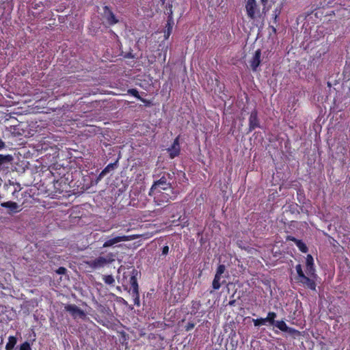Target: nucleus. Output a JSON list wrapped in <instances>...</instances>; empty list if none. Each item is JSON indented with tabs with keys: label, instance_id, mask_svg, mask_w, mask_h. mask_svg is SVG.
I'll use <instances>...</instances> for the list:
<instances>
[{
	"label": "nucleus",
	"instance_id": "obj_27",
	"mask_svg": "<svg viewBox=\"0 0 350 350\" xmlns=\"http://www.w3.org/2000/svg\"><path fill=\"white\" fill-rule=\"evenodd\" d=\"M19 350H31L30 343L27 341L24 342L20 345Z\"/></svg>",
	"mask_w": 350,
	"mask_h": 350
},
{
	"label": "nucleus",
	"instance_id": "obj_17",
	"mask_svg": "<svg viewBox=\"0 0 350 350\" xmlns=\"http://www.w3.org/2000/svg\"><path fill=\"white\" fill-rule=\"evenodd\" d=\"M127 93L130 95L133 96L134 97H135L136 98H137L138 100H139L140 101L144 103L145 104V105L149 106L150 105V100L140 96L137 89H134V88L129 89L127 90Z\"/></svg>",
	"mask_w": 350,
	"mask_h": 350
},
{
	"label": "nucleus",
	"instance_id": "obj_32",
	"mask_svg": "<svg viewBox=\"0 0 350 350\" xmlns=\"http://www.w3.org/2000/svg\"><path fill=\"white\" fill-rule=\"evenodd\" d=\"M172 32L170 31H167L166 29L164 31V38L165 40L168 39Z\"/></svg>",
	"mask_w": 350,
	"mask_h": 350
},
{
	"label": "nucleus",
	"instance_id": "obj_40",
	"mask_svg": "<svg viewBox=\"0 0 350 350\" xmlns=\"http://www.w3.org/2000/svg\"><path fill=\"white\" fill-rule=\"evenodd\" d=\"M160 1L162 3V4L165 3V0H160Z\"/></svg>",
	"mask_w": 350,
	"mask_h": 350
},
{
	"label": "nucleus",
	"instance_id": "obj_29",
	"mask_svg": "<svg viewBox=\"0 0 350 350\" xmlns=\"http://www.w3.org/2000/svg\"><path fill=\"white\" fill-rule=\"evenodd\" d=\"M196 326V323L191 321V322H188L187 324L185 326V329L186 332H189L190 330H191L192 329H193Z\"/></svg>",
	"mask_w": 350,
	"mask_h": 350
},
{
	"label": "nucleus",
	"instance_id": "obj_36",
	"mask_svg": "<svg viewBox=\"0 0 350 350\" xmlns=\"http://www.w3.org/2000/svg\"><path fill=\"white\" fill-rule=\"evenodd\" d=\"M5 147V143L0 139V150Z\"/></svg>",
	"mask_w": 350,
	"mask_h": 350
},
{
	"label": "nucleus",
	"instance_id": "obj_41",
	"mask_svg": "<svg viewBox=\"0 0 350 350\" xmlns=\"http://www.w3.org/2000/svg\"><path fill=\"white\" fill-rule=\"evenodd\" d=\"M2 198H3V197H2V196L0 194V202L1 201Z\"/></svg>",
	"mask_w": 350,
	"mask_h": 350
},
{
	"label": "nucleus",
	"instance_id": "obj_8",
	"mask_svg": "<svg viewBox=\"0 0 350 350\" xmlns=\"http://www.w3.org/2000/svg\"><path fill=\"white\" fill-rule=\"evenodd\" d=\"M276 323L277 328H278L280 331L283 332L288 333L291 336H293L294 338H295L296 336H299L301 335V333L299 330L293 327H288L285 323V321H284L283 320L277 321Z\"/></svg>",
	"mask_w": 350,
	"mask_h": 350
},
{
	"label": "nucleus",
	"instance_id": "obj_33",
	"mask_svg": "<svg viewBox=\"0 0 350 350\" xmlns=\"http://www.w3.org/2000/svg\"><path fill=\"white\" fill-rule=\"evenodd\" d=\"M172 32L170 31H167L166 29L164 31V38L165 40L168 39Z\"/></svg>",
	"mask_w": 350,
	"mask_h": 350
},
{
	"label": "nucleus",
	"instance_id": "obj_11",
	"mask_svg": "<svg viewBox=\"0 0 350 350\" xmlns=\"http://www.w3.org/2000/svg\"><path fill=\"white\" fill-rule=\"evenodd\" d=\"M260 127V121L258 118V111L256 109L252 111L249 118V132H251Z\"/></svg>",
	"mask_w": 350,
	"mask_h": 350
},
{
	"label": "nucleus",
	"instance_id": "obj_24",
	"mask_svg": "<svg viewBox=\"0 0 350 350\" xmlns=\"http://www.w3.org/2000/svg\"><path fill=\"white\" fill-rule=\"evenodd\" d=\"M174 24V22L173 18L170 17V18H167L166 26H165L166 30L172 32Z\"/></svg>",
	"mask_w": 350,
	"mask_h": 350
},
{
	"label": "nucleus",
	"instance_id": "obj_34",
	"mask_svg": "<svg viewBox=\"0 0 350 350\" xmlns=\"http://www.w3.org/2000/svg\"><path fill=\"white\" fill-rule=\"evenodd\" d=\"M192 304H193L192 308H194V309H196V310L200 306V304L199 301L198 302H197V301H192Z\"/></svg>",
	"mask_w": 350,
	"mask_h": 350
},
{
	"label": "nucleus",
	"instance_id": "obj_18",
	"mask_svg": "<svg viewBox=\"0 0 350 350\" xmlns=\"http://www.w3.org/2000/svg\"><path fill=\"white\" fill-rule=\"evenodd\" d=\"M117 163L118 161H116V162L114 163H109L108 164L102 171L100 173L99 176H98V178H103V176H105L107 174H108L109 172L113 170L116 167H117Z\"/></svg>",
	"mask_w": 350,
	"mask_h": 350
},
{
	"label": "nucleus",
	"instance_id": "obj_19",
	"mask_svg": "<svg viewBox=\"0 0 350 350\" xmlns=\"http://www.w3.org/2000/svg\"><path fill=\"white\" fill-rule=\"evenodd\" d=\"M16 342V337L14 336H10L8 337V342L5 345V350H13Z\"/></svg>",
	"mask_w": 350,
	"mask_h": 350
},
{
	"label": "nucleus",
	"instance_id": "obj_2",
	"mask_svg": "<svg viewBox=\"0 0 350 350\" xmlns=\"http://www.w3.org/2000/svg\"><path fill=\"white\" fill-rule=\"evenodd\" d=\"M295 269L297 273L295 280L297 283L301 284L304 287L310 289L313 291H317V284L315 279L317 278H311L306 276L302 270V267L300 264L295 266Z\"/></svg>",
	"mask_w": 350,
	"mask_h": 350
},
{
	"label": "nucleus",
	"instance_id": "obj_37",
	"mask_svg": "<svg viewBox=\"0 0 350 350\" xmlns=\"http://www.w3.org/2000/svg\"><path fill=\"white\" fill-rule=\"evenodd\" d=\"M235 302H236V300H235V299L230 300V301H229V305H230V306H234V304H235Z\"/></svg>",
	"mask_w": 350,
	"mask_h": 350
},
{
	"label": "nucleus",
	"instance_id": "obj_35",
	"mask_svg": "<svg viewBox=\"0 0 350 350\" xmlns=\"http://www.w3.org/2000/svg\"><path fill=\"white\" fill-rule=\"evenodd\" d=\"M278 14H279V13H277V10H275V14H274V17H273V20H274V23H276L278 22Z\"/></svg>",
	"mask_w": 350,
	"mask_h": 350
},
{
	"label": "nucleus",
	"instance_id": "obj_22",
	"mask_svg": "<svg viewBox=\"0 0 350 350\" xmlns=\"http://www.w3.org/2000/svg\"><path fill=\"white\" fill-rule=\"evenodd\" d=\"M103 280L104 282L109 285H113L115 283V280L111 275H105L103 276Z\"/></svg>",
	"mask_w": 350,
	"mask_h": 350
},
{
	"label": "nucleus",
	"instance_id": "obj_25",
	"mask_svg": "<svg viewBox=\"0 0 350 350\" xmlns=\"http://www.w3.org/2000/svg\"><path fill=\"white\" fill-rule=\"evenodd\" d=\"M225 270H226L225 265H219L217 268L215 275L221 277V275L224 273Z\"/></svg>",
	"mask_w": 350,
	"mask_h": 350
},
{
	"label": "nucleus",
	"instance_id": "obj_21",
	"mask_svg": "<svg viewBox=\"0 0 350 350\" xmlns=\"http://www.w3.org/2000/svg\"><path fill=\"white\" fill-rule=\"evenodd\" d=\"M221 277L215 275L214 277L212 286L213 290H218L221 287V283H220Z\"/></svg>",
	"mask_w": 350,
	"mask_h": 350
},
{
	"label": "nucleus",
	"instance_id": "obj_9",
	"mask_svg": "<svg viewBox=\"0 0 350 350\" xmlns=\"http://www.w3.org/2000/svg\"><path fill=\"white\" fill-rule=\"evenodd\" d=\"M167 151L169 153V157L170 159H174L175 157H178L180 154V135H178L174 139L172 146L167 149Z\"/></svg>",
	"mask_w": 350,
	"mask_h": 350
},
{
	"label": "nucleus",
	"instance_id": "obj_3",
	"mask_svg": "<svg viewBox=\"0 0 350 350\" xmlns=\"http://www.w3.org/2000/svg\"><path fill=\"white\" fill-rule=\"evenodd\" d=\"M115 255L109 252L105 256H98L94 259L90 260L86 262V264L92 269H97L104 267L105 265L111 263L114 261Z\"/></svg>",
	"mask_w": 350,
	"mask_h": 350
},
{
	"label": "nucleus",
	"instance_id": "obj_26",
	"mask_svg": "<svg viewBox=\"0 0 350 350\" xmlns=\"http://www.w3.org/2000/svg\"><path fill=\"white\" fill-rule=\"evenodd\" d=\"M289 210L291 213H299V211L298 210L299 205L297 203H292L288 206Z\"/></svg>",
	"mask_w": 350,
	"mask_h": 350
},
{
	"label": "nucleus",
	"instance_id": "obj_15",
	"mask_svg": "<svg viewBox=\"0 0 350 350\" xmlns=\"http://www.w3.org/2000/svg\"><path fill=\"white\" fill-rule=\"evenodd\" d=\"M105 17L107 22L110 25H113L118 23V20L116 18L113 12L109 9L108 6H105Z\"/></svg>",
	"mask_w": 350,
	"mask_h": 350
},
{
	"label": "nucleus",
	"instance_id": "obj_4",
	"mask_svg": "<svg viewBox=\"0 0 350 350\" xmlns=\"http://www.w3.org/2000/svg\"><path fill=\"white\" fill-rule=\"evenodd\" d=\"M247 16L250 20H254L260 15V8L256 0H247L245 3Z\"/></svg>",
	"mask_w": 350,
	"mask_h": 350
},
{
	"label": "nucleus",
	"instance_id": "obj_6",
	"mask_svg": "<svg viewBox=\"0 0 350 350\" xmlns=\"http://www.w3.org/2000/svg\"><path fill=\"white\" fill-rule=\"evenodd\" d=\"M277 317V314L274 312H269L266 318H260L256 319H253V323L254 326L259 327L261 325H266L267 323H269L271 325H274L276 327L277 321H275V318Z\"/></svg>",
	"mask_w": 350,
	"mask_h": 350
},
{
	"label": "nucleus",
	"instance_id": "obj_14",
	"mask_svg": "<svg viewBox=\"0 0 350 350\" xmlns=\"http://www.w3.org/2000/svg\"><path fill=\"white\" fill-rule=\"evenodd\" d=\"M1 206L8 208L10 213H16L21 211L20 206L16 202L12 201L1 202Z\"/></svg>",
	"mask_w": 350,
	"mask_h": 350
},
{
	"label": "nucleus",
	"instance_id": "obj_16",
	"mask_svg": "<svg viewBox=\"0 0 350 350\" xmlns=\"http://www.w3.org/2000/svg\"><path fill=\"white\" fill-rule=\"evenodd\" d=\"M286 241H291L295 243L299 251H301L303 253H307L308 251V247L306 245L299 239H296L295 237L288 235L286 237Z\"/></svg>",
	"mask_w": 350,
	"mask_h": 350
},
{
	"label": "nucleus",
	"instance_id": "obj_39",
	"mask_svg": "<svg viewBox=\"0 0 350 350\" xmlns=\"http://www.w3.org/2000/svg\"><path fill=\"white\" fill-rule=\"evenodd\" d=\"M270 27L271 28V29H272L273 32H274V33H275V32H276V28H275V27H273V26H271Z\"/></svg>",
	"mask_w": 350,
	"mask_h": 350
},
{
	"label": "nucleus",
	"instance_id": "obj_31",
	"mask_svg": "<svg viewBox=\"0 0 350 350\" xmlns=\"http://www.w3.org/2000/svg\"><path fill=\"white\" fill-rule=\"evenodd\" d=\"M169 252V247L168 245H165L162 248V255L166 256Z\"/></svg>",
	"mask_w": 350,
	"mask_h": 350
},
{
	"label": "nucleus",
	"instance_id": "obj_5",
	"mask_svg": "<svg viewBox=\"0 0 350 350\" xmlns=\"http://www.w3.org/2000/svg\"><path fill=\"white\" fill-rule=\"evenodd\" d=\"M137 237L135 236V235H120V236H116V237H112V238H110L107 240H106L103 245V248H106V247H112L114 245L120 243V242H122V241H131V240H134L137 238Z\"/></svg>",
	"mask_w": 350,
	"mask_h": 350
},
{
	"label": "nucleus",
	"instance_id": "obj_30",
	"mask_svg": "<svg viewBox=\"0 0 350 350\" xmlns=\"http://www.w3.org/2000/svg\"><path fill=\"white\" fill-rule=\"evenodd\" d=\"M66 272V269L64 267H59L56 271V273L58 274H65Z\"/></svg>",
	"mask_w": 350,
	"mask_h": 350
},
{
	"label": "nucleus",
	"instance_id": "obj_12",
	"mask_svg": "<svg viewBox=\"0 0 350 350\" xmlns=\"http://www.w3.org/2000/svg\"><path fill=\"white\" fill-rule=\"evenodd\" d=\"M138 271L135 269H133L131 275L129 279V284L131 285V293L139 291V285L137 282Z\"/></svg>",
	"mask_w": 350,
	"mask_h": 350
},
{
	"label": "nucleus",
	"instance_id": "obj_7",
	"mask_svg": "<svg viewBox=\"0 0 350 350\" xmlns=\"http://www.w3.org/2000/svg\"><path fill=\"white\" fill-rule=\"evenodd\" d=\"M64 308L74 319L79 317L83 319L86 316L85 312L75 304H68L65 306Z\"/></svg>",
	"mask_w": 350,
	"mask_h": 350
},
{
	"label": "nucleus",
	"instance_id": "obj_13",
	"mask_svg": "<svg viewBox=\"0 0 350 350\" xmlns=\"http://www.w3.org/2000/svg\"><path fill=\"white\" fill-rule=\"evenodd\" d=\"M261 50L258 49L255 51V53L251 60L250 61V64L252 70L253 71H256L257 68L260 66L261 60Z\"/></svg>",
	"mask_w": 350,
	"mask_h": 350
},
{
	"label": "nucleus",
	"instance_id": "obj_1",
	"mask_svg": "<svg viewBox=\"0 0 350 350\" xmlns=\"http://www.w3.org/2000/svg\"><path fill=\"white\" fill-rule=\"evenodd\" d=\"M171 180V174L165 172L159 180L154 181L152 185L148 194L153 197L156 205L161 206L170 200H174L171 196L173 193Z\"/></svg>",
	"mask_w": 350,
	"mask_h": 350
},
{
	"label": "nucleus",
	"instance_id": "obj_23",
	"mask_svg": "<svg viewBox=\"0 0 350 350\" xmlns=\"http://www.w3.org/2000/svg\"><path fill=\"white\" fill-rule=\"evenodd\" d=\"M131 295H132V297H133V303L135 305L139 306V304H140V301H139V292L137 291V292H131Z\"/></svg>",
	"mask_w": 350,
	"mask_h": 350
},
{
	"label": "nucleus",
	"instance_id": "obj_38",
	"mask_svg": "<svg viewBox=\"0 0 350 350\" xmlns=\"http://www.w3.org/2000/svg\"><path fill=\"white\" fill-rule=\"evenodd\" d=\"M262 4L265 5L267 3L268 0H260Z\"/></svg>",
	"mask_w": 350,
	"mask_h": 350
},
{
	"label": "nucleus",
	"instance_id": "obj_28",
	"mask_svg": "<svg viewBox=\"0 0 350 350\" xmlns=\"http://www.w3.org/2000/svg\"><path fill=\"white\" fill-rule=\"evenodd\" d=\"M167 18H173L172 4L170 3L166 7Z\"/></svg>",
	"mask_w": 350,
	"mask_h": 350
},
{
	"label": "nucleus",
	"instance_id": "obj_10",
	"mask_svg": "<svg viewBox=\"0 0 350 350\" xmlns=\"http://www.w3.org/2000/svg\"><path fill=\"white\" fill-rule=\"evenodd\" d=\"M306 272L311 278H317L316 270L314 265V259L311 254H308L306 258Z\"/></svg>",
	"mask_w": 350,
	"mask_h": 350
},
{
	"label": "nucleus",
	"instance_id": "obj_20",
	"mask_svg": "<svg viewBox=\"0 0 350 350\" xmlns=\"http://www.w3.org/2000/svg\"><path fill=\"white\" fill-rule=\"evenodd\" d=\"M12 160V157L11 155H3L0 154V167L5 163H10Z\"/></svg>",
	"mask_w": 350,
	"mask_h": 350
}]
</instances>
